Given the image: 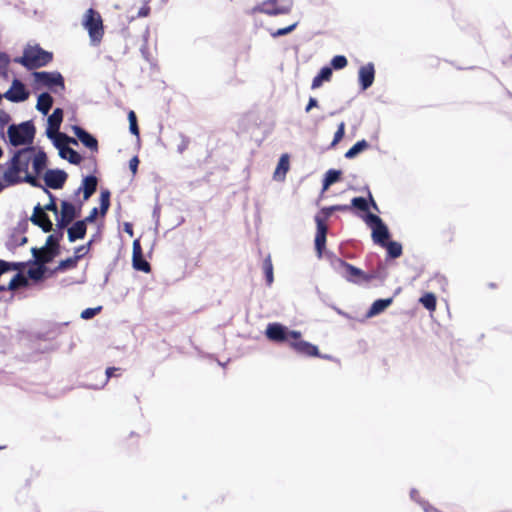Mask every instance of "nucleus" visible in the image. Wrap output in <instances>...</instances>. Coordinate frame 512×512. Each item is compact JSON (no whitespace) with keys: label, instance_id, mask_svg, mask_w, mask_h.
I'll list each match as a JSON object with an SVG mask.
<instances>
[{"label":"nucleus","instance_id":"6e6552de","mask_svg":"<svg viewBox=\"0 0 512 512\" xmlns=\"http://www.w3.org/2000/svg\"><path fill=\"white\" fill-rule=\"evenodd\" d=\"M366 222L372 226V239L374 243L384 246L390 237L387 226L380 217L372 213L367 215Z\"/></svg>","mask_w":512,"mask_h":512},{"label":"nucleus","instance_id":"4be33fe9","mask_svg":"<svg viewBox=\"0 0 512 512\" xmlns=\"http://www.w3.org/2000/svg\"><path fill=\"white\" fill-rule=\"evenodd\" d=\"M86 221L79 220L75 222L69 229H68V239L70 242H74L78 239H83L86 235Z\"/></svg>","mask_w":512,"mask_h":512},{"label":"nucleus","instance_id":"c03bdc74","mask_svg":"<svg viewBox=\"0 0 512 512\" xmlns=\"http://www.w3.org/2000/svg\"><path fill=\"white\" fill-rule=\"evenodd\" d=\"M348 64V61H347V58L343 55H337L335 57L332 58L331 60V68H334V69H343L347 66Z\"/></svg>","mask_w":512,"mask_h":512},{"label":"nucleus","instance_id":"603ef678","mask_svg":"<svg viewBox=\"0 0 512 512\" xmlns=\"http://www.w3.org/2000/svg\"><path fill=\"white\" fill-rule=\"evenodd\" d=\"M22 182L29 183L33 187H42L37 177L28 173H26L25 176L22 177Z\"/></svg>","mask_w":512,"mask_h":512},{"label":"nucleus","instance_id":"bb28decb","mask_svg":"<svg viewBox=\"0 0 512 512\" xmlns=\"http://www.w3.org/2000/svg\"><path fill=\"white\" fill-rule=\"evenodd\" d=\"M31 161L35 174H41V172L46 168L47 165L46 153L42 150H39L37 154L34 156V158H31Z\"/></svg>","mask_w":512,"mask_h":512},{"label":"nucleus","instance_id":"58836bf2","mask_svg":"<svg viewBox=\"0 0 512 512\" xmlns=\"http://www.w3.org/2000/svg\"><path fill=\"white\" fill-rule=\"evenodd\" d=\"M110 206V192L108 190L102 191L100 195V210L101 214L105 215Z\"/></svg>","mask_w":512,"mask_h":512},{"label":"nucleus","instance_id":"b1692460","mask_svg":"<svg viewBox=\"0 0 512 512\" xmlns=\"http://www.w3.org/2000/svg\"><path fill=\"white\" fill-rule=\"evenodd\" d=\"M332 68L329 66L323 67L320 72L313 78L311 88L317 89L322 86L323 82H328L332 78Z\"/></svg>","mask_w":512,"mask_h":512},{"label":"nucleus","instance_id":"dca6fc26","mask_svg":"<svg viewBox=\"0 0 512 512\" xmlns=\"http://www.w3.org/2000/svg\"><path fill=\"white\" fill-rule=\"evenodd\" d=\"M72 130L85 147L93 152H98V141L94 136L77 125L73 126Z\"/></svg>","mask_w":512,"mask_h":512},{"label":"nucleus","instance_id":"13d9d810","mask_svg":"<svg viewBox=\"0 0 512 512\" xmlns=\"http://www.w3.org/2000/svg\"><path fill=\"white\" fill-rule=\"evenodd\" d=\"M149 13H150V8L148 6H144V7H141L140 10L138 11V16L146 17L149 15Z\"/></svg>","mask_w":512,"mask_h":512},{"label":"nucleus","instance_id":"1a4fd4ad","mask_svg":"<svg viewBox=\"0 0 512 512\" xmlns=\"http://www.w3.org/2000/svg\"><path fill=\"white\" fill-rule=\"evenodd\" d=\"M337 263L340 268L344 269L343 275L346 278V280H348L350 282H355V283H359L360 281L370 282L371 280H373L376 277L375 274H373V273L366 274L361 269L353 266L352 264H350L342 259H337Z\"/></svg>","mask_w":512,"mask_h":512},{"label":"nucleus","instance_id":"de8ad7c7","mask_svg":"<svg viewBox=\"0 0 512 512\" xmlns=\"http://www.w3.org/2000/svg\"><path fill=\"white\" fill-rule=\"evenodd\" d=\"M344 134H345V123L341 122L338 125V129L334 134V138H333L331 145L334 146L337 143H339L342 140V138L344 137Z\"/></svg>","mask_w":512,"mask_h":512},{"label":"nucleus","instance_id":"4468645a","mask_svg":"<svg viewBox=\"0 0 512 512\" xmlns=\"http://www.w3.org/2000/svg\"><path fill=\"white\" fill-rule=\"evenodd\" d=\"M67 177V173L63 170H47L44 175V182L46 186L51 189H61L64 186Z\"/></svg>","mask_w":512,"mask_h":512},{"label":"nucleus","instance_id":"2eb2a0df","mask_svg":"<svg viewBox=\"0 0 512 512\" xmlns=\"http://www.w3.org/2000/svg\"><path fill=\"white\" fill-rule=\"evenodd\" d=\"M31 221L35 225L39 226L44 232H50L52 230L53 224L49 216L45 213L44 209L40 205H37L34 208Z\"/></svg>","mask_w":512,"mask_h":512},{"label":"nucleus","instance_id":"9d476101","mask_svg":"<svg viewBox=\"0 0 512 512\" xmlns=\"http://www.w3.org/2000/svg\"><path fill=\"white\" fill-rule=\"evenodd\" d=\"M29 95L30 93L25 85L19 79H14L11 87L3 94V97L10 102L19 103L26 101Z\"/></svg>","mask_w":512,"mask_h":512},{"label":"nucleus","instance_id":"5fc2aeb1","mask_svg":"<svg viewBox=\"0 0 512 512\" xmlns=\"http://www.w3.org/2000/svg\"><path fill=\"white\" fill-rule=\"evenodd\" d=\"M138 165H139V159L137 156H134L130 161H129V167L132 171L133 174H135L137 172V168H138Z\"/></svg>","mask_w":512,"mask_h":512},{"label":"nucleus","instance_id":"0eeeda50","mask_svg":"<svg viewBox=\"0 0 512 512\" xmlns=\"http://www.w3.org/2000/svg\"><path fill=\"white\" fill-rule=\"evenodd\" d=\"M265 335L270 341L276 343L288 342V344L292 338H300L302 336L301 332L288 330L287 327L280 323H269Z\"/></svg>","mask_w":512,"mask_h":512},{"label":"nucleus","instance_id":"f03ea898","mask_svg":"<svg viewBox=\"0 0 512 512\" xmlns=\"http://www.w3.org/2000/svg\"><path fill=\"white\" fill-rule=\"evenodd\" d=\"M52 60V52L44 50L39 45H28L24 48L22 56L16 57L14 62L21 64L27 70H36L47 66Z\"/></svg>","mask_w":512,"mask_h":512},{"label":"nucleus","instance_id":"39448f33","mask_svg":"<svg viewBox=\"0 0 512 512\" xmlns=\"http://www.w3.org/2000/svg\"><path fill=\"white\" fill-rule=\"evenodd\" d=\"M83 26L87 29L90 39L93 43H100L104 35L103 21L100 13L93 8H89L83 19Z\"/></svg>","mask_w":512,"mask_h":512},{"label":"nucleus","instance_id":"5701e85b","mask_svg":"<svg viewBox=\"0 0 512 512\" xmlns=\"http://www.w3.org/2000/svg\"><path fill=\"white\" fill-rule=\"evenodd\" d=\"M28 285L27 278L22 273H17L8 283V285H0V292L15 291L20 287Z\"/></svg>","mask_w":512,"mask_h":512},{"label":"nucleus","instance_id":"7ed1b4c3","mask_svg":"<svg viewBox=\"0 0 512 512\" xmlns=\"http://www.w3.org/2000/svg\"><path fill=\"white\" fill-rule=\"evenodd\" d=\"M35 88H47L52 93L65 91V82L62 74L58 71H34L32 73Z\"/></svg>","mask_w":512,"mask_h":512},{"label":"nucleus","instance_id":"09e8293b","mask_svg":"<svg viewBox=\"0 0 512 512\" xmlns=\"http://www.w3.org/2000/svg\"><path fill=\"white\" fill-rule=\"evenodd\" d=\"M102 307H96V308H87L81 312V318L85 320L92 319L94 316H96L100 311Z\"/></svg>","mask_w":512,"mask_h":512},{"label":"nucleus","instance_id":"6ab92c4d","mask_svg":"<svg viewBox=\"0 0 512 512\" xmlns=\"http://www.w3.org/2000/svg\"><path fill=\"white\" fill-rule=\"evenodd\" d=\"M33 257L35 258L34 264H40L45 266V264L51 262L57 255L58 251L56 248L53 249H45L44 247L41 249L32 248L31 250Z\"/></svg>","mask_w":512,"mask_h":512},{"label":"nucleus","instance_id":"a18cd8bd","mask_svg":"<svg viewBox=\"0 0 512 512\" xmlns=\"http://www.w3.org/2000/svg\"><path fill=\"white\" fill-rule=\"evenodd\" d=\"M351 206L355 207L361 211H367L368 210V202L363 197H355L351 201Z\"/></svg>","mask_w":512,"mask_h":512},{"label":"nucleus","instance_id":"9b49d317","mask_svg":"<svg viewBox=\"0 0 512 512\" xmlns=\"http://www.w3.org/2000/svg\"><path fill=\"white\" fill-rule=\"evenodd\" d=\"M316 222V235H315V250L317 252L318 258H321L323 255V251L326 246V236L328 232V226L325 223V219H322L320 216L315 217Z\"/></svg>","mask_w":512,"mask_h":512},{"label":"nucleus","instance_id":"bf43d9fd","mask_svg":"<svg viewBox=\"0 0 512 512\" xmlns=\"http://www.w3.org/2000/svg\"><path fill=\"white\" fill-rule=\"evenodd\" d=\"M87 250L85 246H80L75 249V255L83 254V256L86 254Z\"/></svg>","mask_w":512,"mask_h":512},{"label":"nucleus","instance_id":"c9c22d12","mask_svg":"<svg viewBox=\"0 0 512 512\" xmlns=\"http://www.w3.org/2000/svg\"><path fill=\"white\" fill-rule=\"evenodd\" d=\"M37 267L30 268L27 271V275L30 279L38 281L41 280L45 274L46 267L40 264H36Z\"/></svg>","mask_w":512,"mask_h":512},{"label":"nucleus","instance_id":"3c124183","mask_svg":"<svg viewBox=\"0 0 512 512\" xmlns=\"http://www.w3.org/2000/svg\"><path fill=\"white\" fill-rule=\"evenodd\" d=\"M190 145V139L185 135H180V143L177 145V151L183 153L188 149Z\"/></svg>","mask_w":512,"mask_h":512},{"label":"nucleus","instance_id":"864d4df0","mask_svg":"<svg viewBox=\"0 0 512 512\" xmlns=\"http://www.w3.org/2000/svg\"><path fill=\"white\" fill-rule=\"evenodd\" d=\"M98 215V209L97 208H93L89 215L83 220V221H86V224L87 223H92L95 221L96 217Z\"/></svg>","mask_w":512,"mask_h":512},{"label":"nucleus","instance_id":"e433bc0d","mask_svg":"<svg viewBox=\"0 0 512 512\" xmlns=\"http://www.w3.org/2000/svg\"><path fill=\"white\" fill-rule=\"evenodd\" d=\"M289 170V156L287 154H283L278 162V165L275 170V176L282 173L285 175Z\"/></svg>","mask_w":512,"mask_h":512},{"label":"nucleus","instance_id":"72a5a7b5","mask_svg":"<svg viewBox=\"0 0 512 512\" xmlns=\"http://www.w3.org/2000/svg\"><path fill=\"white\" fill-rule=\"evenodd\" d=\"M341 177L340 170L330 169L326 172L323 180V190H327L332 184L337 182Z\"/></svg>","mask_w":512,"mask_h":512},{"label":"nucleus","instance_id":"2f4dec72","mask_svg":"<svg viewBox=\"0 0 512 512\" xmlns=\"http://www.w3.org/2000/svg\"><path fill=\"white\" fill-rule=\"evenodd\" d=\"M419 302L430 312H434L436 310L437 299L431 292L424 293L420 297Z\"/></svg>","mask_w":512,"mask_h":512},{"label":"nucleus","instance_id":"20e7f679","mask_svg":"<svg viewBox=\"0 0 512 512\" xmlns=\"http://www.w3.org/2000/svg\"><path fill=\"white\" fill-rule=\"evenodd\" d=\"M35 131L34 124L31 121H26L19 125H10L8 127L7 134L11 145L17 147L32 143Z\"/></svg>","mask_w":512,"mask_h":512},{"label":"nucleus","instance_id":"49530a36","mask_svg":"<svg viewBox=\"0 0 512 512\" xmlns=\"http://www.w3.org/2000/svg\"><path fill=\"white\" fill-rule=\"evenodd\" d=\"M297 26V23H293L287 27H284V28H280L278 30H276L275 32H271V36L276 38V37H279V36H284V35H287L289 33H291Z\"/></svg>","mask_w":512,"mask_h":512},{"label":"nucleus","instance_id":"412c9836","mask_svg":"<svg viewBox=\"0 0 512 512\" xmlns=\"http://www.w3.org/2000/svg\"><path fill=\"white\" fill-rule=\"evenodd\" d=\"M97 183L98 181L95 176H86L83 179L82 186L77 189L76 195L80 194V192L83 191L84 200H88L95 193L97 189Z\"/></svg>","mask_w":512,"mask_h":512},{"label":"nucleus","instance_id":"37998d69","mask_svg":"<svg viewBox=\"0 0 512 512\" xmlns=\"http://www.w3.org/2000/svg\"><path fill=\"white\" fill-rule=\"evenodd\" d=\"M62 236H63L62 233H60L59 236L49 235L46 240V246L44 248L45 249L56 248V251H58V253H59L60 252L59 251V240L62 238Z\"/></svg>","mask_w":512,"mask_h":512},{"label":"nucleus","instance_id":"423d86ee","mask_svg":"<svg viewBox=\"0 0 512 512\" xmlns=\"http://www.w3.org/2000/svg\"><path fill=\"white\" fill-rule=\"evenodd\" d=\"M292 6L293 0H265L253 7L251 13H263L270 16L288 14Z\"/></svg>","mask_w":512,"mask_h":512},{"label":"nucleus","instance_id":"aec40b11","mask_svg":"<svg viewBox=\"0 0 512 512\" xmlns=\"http://www.w3.org/2000/svg\"><path fill=\"white\" fill-rule=\"evenodd\" d=\"M62 121L63 110L61 108H56L48 117V127L46 130L48 138H54L55 134L59 131Z\"/></svg>","mask_w":512,"mask_h":512},{"label":"nucleus","instance_id":"473e14b6","mask_svg":"<svg viewBox=\"0 0 512 512\" xmlns=\"http://www.w3.org/2000/svg\"><path fill=\"white\" fill-rule=\"evenodd\" d=\"M369 147V143L366 140H360L355 143L346 153L345 157L352 159L357 156L360 152L366 150Z\"/></svg>","mask_w":512,"mask_h":512},{"label":"nucleus","instance_id":"a19ab883","mask_svg":"<svg viewBox=\"0 0 512 512\" xmlns=\"http://www.w3.org/2000/svg\"><path fill=\"white\" fill-rule=\"evenodd\" d=\"M10 64V58L6 53H0V73L4 78L8 77V66Z\"/></svg>","mask_w":512,"mask_h":512},{"label":"nucleus","instance_id":"79ce46f5","mask_svg":"<svg viewBox=\"0 0 512 512\" xmlns=\"http://www.w3.org/2000/svg\"><path fill=\"white\" fill-rule=\"evenodd\" d=\"M128 120H129V129H130V132L135 135V136H139V127H138V124H137V116L135 114L134 111H130L128 113Z\"/></svg>","mask_w":512,"mask_h":512},{"label":"nucleus","instance_id":"a211bd4d","mask_svg":"<svg viewBox=\"0 0 512 512\" xmlns=\"http://www.w3.org/2000/svg\"><path fill=\"white\" fill-rule=\"evenodd\" d=\"M76 217V210L73 204L67 201L61 203V217L58 220L57 226L64 228L68 226Z\"/></svg>","mask_w":512,"mask_h":512},{"label":"nucleus","instance_id":"4d7b16f0","mask_svg":"<svg viewBox=\"0 0 512 512\" xmlns=\"http://www.w3.org/2000/svg\"><path fill=\"white\" fill-rule=\"evenodd\" d=\"M117 370H118V368H116V367H108L105 372V374H106L105 382H107L112 376H114V373Z\"/></svg>","mask_w":512,"mask_h":512},{"label":"nucleus","instance_id":"cd10ccee","mask_svg":"<svg viewBox=\"0 0 512 512\" xmlns=\"http://www.w3.org/2000/svg\"><path fill=\"white\" fill-rule=\"evenodd\" d=\"M59 155L61 158L68 160L71 164L79 165L82 162V156L69 146L61 148Z\"/></svg>","mask_w":512,"mask_h":512},{"label":"nucleus","instance_id":"f8f14e48","mask_svg":"<svg viewBox=\"0 0 512 512\" xmlns=\"http://www.w3.org/2000/svg\"><path fill=\"white\" fill-rule=\"evenodd\" d=\"M289 346L298 354L307 356V357H321L319 349L317 346L302 340L300 338H292L290 340Z\"/></svg>","mask_w":512,"mask_h":512},{"label":"nucleus","instance_id":"6e6d98bb","mask_svg":"<svg viewBox=\"0 0 512 512\" xmlns=\"http://www.w3.org/2000/svg\"><path fill=\"white\" fill-rule=\"evenodd\" d=\"M317 106H318V101L315 98L311 97L308 101L305 111L308 113L312 108H315Z\"/></svg>","mask_w":512,"mask_h":512},{"label":"nucleus","instance_id":"ea45409f","mask_svg":"<svg viewBox=\"0 0 512 512\" xmlns=\"http://www.w3.org/2000/svg\"><path fill=\"white\" fill-rule=\"evenodd\" d=\"M349 209L350 206L348 205H334L330 207H325L322 209V213L324 214V217L322 219H325L326 221L334 211H347Z\"/></svg>","mask_w":512,"mask_h":512},{"label":"nucleus","instance_id":"c85d7f7f","mask_svg":"<svg viewBox=\"0 0 512 512\" xmlns=\"http://www.w3.org/2000/svg\"><path fill=\"white\" fill-rule=\"evenodd\" d=\"M52 139L54 140V145L59 150V153L61 152V148H65L66 146H68L69 143L74 145L78 144L76 139L71 138L64 133H60L59 131L55 134L54 138Z\"/></svg>","mask_w":512,"mask_h":512},{"label":"nucleus","instance_id":"e2e57ef3","mask_svg":"<svg viewBox=\"0 0 512 512\" xmlns=\"http://www.w3.org/2000/svg\"><path fill=\"white\" fill-rule=\"evenodd\" d=\"M4 188V186L2 185V183L0 182V192L2 191V189Z\"/></svg>","mask_w":512,"mask_h":512},{"label":"nucleus","instance_id":"052dcab7","mask_svg":"<svg viewBox=\"0 0 512 512\" xmlns=\"http://www.w3.org/2000/svg\"><path fill=\"white\" fill-rule=\"evenodd\" d=\"M369 198H370V203H371L373 209L378 210V206H377L376 202L374 201L373 197L370 195Z\"/></svg>","mask_w":512,"mask_h":512},{"label":"nucleus","instance_id":"f3484780","mask_svg":"<svg viewBox=\"0 0 512 512\" xmlns=\"http://www.w3.org/2000/svg\"><path fill=\"white\" fill-rule=\"evenodd\" d=\"M359 82L362 90L368 89L374 82L375 69L372 63L361 66L358 71Z\"/></svg>","mask_w":512,"mask_h":512},{"label":"nucleus","instance_id":"680f3d73","mask_svg":"<svg viewBox=\"0 0 512 512\" xmlns=\"http://www.w3.org/2000/svg\"><path fill=\"white\" fill-rule=\"evenodd\" d=\"M125 230H126V232H128L130 235H132V234H133V230H132V228H131V226H130L129 224H126Z\"/></svg>","mask_w":512,"mask_h":512},{"label":"nucleus","instance_id":"f257e3e1","mask_svg":"<svg viewBox=\"0 0 512 512\" xmlns=\"http://www.w3.org/2000/svg\"><path fill=\"white\" fill-rule=\"evenodd\" d=\"M33 147H28L17 151L10 161V165L3 174V179L8 186L22 182L21 173H27L31 162Z\"/></svg>","mask_w":512,"mask_h":512},{"label":"nucleus","instance_id":"ddd939ff","mask_svg":"<svg viewBox=\"0 0 512 512\" xmlns=\"http://www.w3.org/2000/svg\"><path fill=\"white\" fill-rule=\"evenodd\" d=\"M132 266L135 270L145 273L151 272V265L144 259L142 247L139 239L133 241L132 247Z\"/></svg>","mask_w":512,"mask_h":512},{"label":"nucleus","instance_id":"a878e982","mask_svg":"<svg viewBox=\"0 0 512 512\" xmlns=\"http://www.w3.org/2000/svg\"><path fill=\"white\" fill-rule=\"evenodd\" d=\"M393 302V298H386V299H377L375 300L369 311L368 316H375L383 312L386 308H388Z\"/></svg>","mask_w":512,"mask_h":512},{"label":"nucleus","instance_id":"4c0bfd02","mask_svg":"<svg viewBox=\"0 0 512 512\" xmlns=\"http://www.w3.org/2000/svg\"><path fill=\"white\" fill-rule=\"evenodd\" d=\"M263 271L267 283L270 285L273 282V264L270 257H267L263 262Z\"/></svg>","mask_w":512,"mask_h":512},{"label":"nucleus","instance_id":"8fccbe9b","mask_svg":"<svg viewBox=\"0 0 512 512\" xmlns=\"http://www.w3.org/2000/svg\"><path fill=\"white\" fill-rule=\"evenodd\" d=\"M44 191L49 195L50 197V202L48 204H46L44 206V211L45 210H48V211H52L54 213H57L58 212V208H57V205H56V202H55V198L54 196L47 190L44 188Z\"/></svg>","mask_w":512,"mask_h":512},{"label":"nucleus","instance_id":"7c9ffc66","mask_svg":"<svg viewBox=\"0 0 512 512\" xmlns=\"http://www.w3.org/2000/svg\"><path fill=\"white\" fill-rule=\"evenodd\" d=\"M83 257V254H78L73 257H69L65 260H61L56 267L55 271H65L73 269L77 266L78 261Z\"/></svg>","mask_w":512,"mask_h":512},{"label":"nucleus","instance_id":"f704fd0d","mask_svg":"<svg viewBox=\"0 0 512 512\" xmlns=\"http://www.w3.org/2000/svg\"><path fill=\"white\" fill-rule=\"evenodd\" d=\"M383 247H386L389 257L393 259L402 255V245L398 242L387 241Z\"/></svg>","mask_w":512,"mask_h":512},{"label":"nucleus","instance_id":"c756f323","mask_svg":"<svg viewBox=\"0 0 512 512\" xmlns=\"http://www.w3.org/2000/svg\"><path fill=\"white\" fill-rule=\"evenodd\" d=\"M26 266L24 262H7L0 259V277L8 271H22Z\"/></svg>","mask_w":512,"mask_h":512},{"label":"nucleus","instance_id":"393cba45","mask_svg":"<svg viewBox=\"0 0 512 512\" xmlns=\"http://www.w3.org/2000/svg\"><path fill=\"white\" fill-rule=\"evenodd\" d=\"M52 105H53V98L49 93L44 92L38 96L36 108L42 114H44V115L48 114V112L52 108Z\"/></svg>","mask_w":512,"mask_h":512}]
</instances>
